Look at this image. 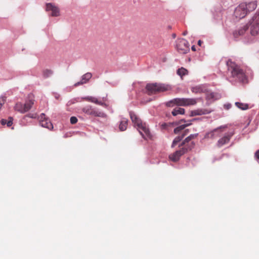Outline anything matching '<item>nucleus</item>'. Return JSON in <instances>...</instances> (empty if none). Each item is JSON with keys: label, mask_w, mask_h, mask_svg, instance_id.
<instances>
[{"label": "nucleus", "mask_w": 259, "mask_h": 259, "mask_svg": "<svg viewBox=\"0 0 259 259\" xmlns=\"http://www.w3.org/2000/svg\"><path fill=\"white\" fill-rule=\"evenodd\" d=\"M219 131V128L215 129L213 131H211V132L207 133L205 137L213 138L214 137V136L215 134H216V136H219L220 135L219 134H218Z\"/></svg>", "instance_id": "24"}, {"label": "nucleus", "mask_w": 259, "mask_h": 259, "mask_svg": "<svg viewBox=\"0 0 259 259\" xmlns=\"http://www.w3.org/2000/svg\"><path fill=\"white\" fill-rule=\"evenodd\" d=\"M197 136H198V134H191L190 136H189L188 137L190 139H191V140H192V139L196 138L197 137Z\"/></svg>", "instance_id": "34"}, {"label": "nucleus", "mask_w": 259, "mask_h": 259, "mask_svg": "<svg viewBox=\"0 0 259 259\" xmlns=\"http://www.w3.org/2000/svg\"><path fill=\"white\" fill-rule=\"evenodd\" d=\"M190 124H191V123H188V124H183V125L178 126L177 127L175 128L174 131V133L175 134H179L181 131L184 130L186 127L189 126Z\"/></svg>", "instance_id": "23"}, {"label": "nucleus", "mask_w": 259, "mask_h": 259, "mask_svg": "<svg viewBox=\"0 0 259 259\" xmlns=\"http://www.w3.org/2000/svg\"><path fill=\"white\" fill-rule=\"evenodd\" d=\"M233 133H230L229 134H227L225 136H224L223 138H221L219 140V141L217 142V146L219 147H221L224 145L229 143L230 141L231 137L233 136Z\"/></svg>", "instance_id": "13"}, {"label": "nucleus", "mask_w": 259, "mask_h": 259, "mask_svg": "<svg viewBox=\"0 0 259 259\" xmlns=\"http://www.w3.org/2000/svg\"><path fill=\"white\" fill-rule=\"evenodd\" d=\"M82 111L85 114L88 115H92L95 117H100L102 118L106 117V114L102 111H99L95 108H93L91 106L88 105L82 108Z\"/></svg>", "instance_id": "6"}, {"label": "nucleus", "mask_w": 259, "mask_h": 259, "mask_svg": "<svg viewBox=\"0 0 259 259\" xmlns=\"http://www.w3.org/2000/svg\"><path fill=\"white\" fill-rule=\"evenodd\" d=\"M202 42L200 40H199L198 41V45L199 46H201V44H202Z\"/></svg>", "instance_id": "37"}, {"label": "nucleus", "mask_w": 259, "mask_h": 259, "mask_svg": "<svg viewBox=\"0 0 259 259\" xmlns=\"http://www.w3.org/2000/svg\"><path fill=\"white\" fill-rule=\"evenodd\" d=\"M46 11H51V15L53 17L58 16L60 15L59 10L58 7L54 5H53L51 3L47 4L46 5Z\"/></svg>", "instance_id": "12"}, {"label": "nucleus", "mask_w": 259, "mask_h": 259, "mask_svg": "<svg viewBox=\"0 0 259 259\" xmlns=\"http://www.w3.org/2000/svg\"><path fill=\"white\" fill-rule=\"evenodd\" d=\"M171 113L174 116H176L178 114H184L185 109L180 107H176L174 109Z\"/></svg>", "instance_id": "21"}, {"label": "nucleus", "mask_w": 259, "mask_h": 259, "mask_svg": "<svg viewBox=\"0 0 259 259\" xmlns=\"http://www.w3.org/2000/svg\"><path fill=\"white\" fill-rule=\"evenodd\" d=\"M77 119L75 116H72L70 118V123L72 124L76 123L77 122Z\"/></svg>", "instance_id": "32"}, {"label": "nucleus", "mask_w": 259, "mask_h": 259, "mask_svg": "<svg viewBox=\"0 0 259 259\" xmlns=\"http://www.w3.org/2000/svg\"><path fill=\"white\" fill-rule=\"evenodd\" d=\"M170 89V87L168 85L159 83H148L146 87V93L149 95L164 92Z\"/></svg>", "instance_id": "3"}, {"label": "nucleus", "mask_w": 259, "mask_h": 259, "mask_svg": "<svg viewBox=\"0 0 259 259\" xmlns=\"http://www.w3.org/2000/svg\"><path fill=\"white\" fill-rule=\"evenodd\" d=\"M221 98L220 94L218 93L210 92L206 94V100L213 102L215 100H218Z\"/></svg>", "instance_id": "14"}, {"label": "nucleus", "mask_w": 259, "mask_h": 259, "mask_svg": "<svg viewBox=\"0 0 259 259\" xmlns=\"http://www.w3.org/2000/svg\"><path fill=\"white\" fill-rule=\"evenodd\" d=\"M53 73V71L49 69H46L43 70L42 75L45 78H48L51 76Z\"/></svg>", "instance_id": "26"}, {"label": "nucleus", "mask_w": 259, "mask_h": 259, "mask_svg": "<svg viewBox=\"0 0 259 259\" xmlns=\"http://www.w3.org/2000/svg\"><path fill=\"white\" fill-rule=\"evenodd\" d=\"M230 77L242 83L247 82V78L244 71L235 62L228 60L226 63Z\"/></svg>", "instance_id": "1"}, {"label": "nucleus", "mask_w": 259, "mask_h": 259, "mask_svg": "<svg viewBox=\"0 0 259 259\" xmlns=\"http://www.w3.org/2000/svg\"><path fill=\"white\" fill-rule=\"evenodd\" d=\"M235 105L237 107L242 110H246L248 108V106L247 104H245L240 102H236Z\"/></svg>", "instance_id": "28"}, {"label": "nucleus", "mask_w": 259, "mask_h": 259, "mask_svg": "<svg viewBox=\"0 0 259 259\" xmlns=\"http://www.w3.org/2000/svg\"><path fill=\"white\" fill-rule=\"evenodd\" d=\"M188 133L189 130H185L181 136H178L175 138L172 142L171 147H174L177 144V143L180 142L182 139L188 134Z\"/></svg>", "instance_id": "15"}, {"label": "nucleus", "mask_w": 259, "mask_h": 259, "mask_svg": "<svg viewBox=\"0 0 259 259\" xmlns=\"http://www.w3.org/2000/svg\"><path fill=\"white\" fill-rule=\"evenodd\" d=\"M34 103L32 100H29L24 104L21 103H17L16 104L14 109L15 110L21 113H24L28 111L32 107Z\"/></svg>", "instance_id": "8"}, {"label": "nucleus", "mask_w": 259, "mask_h": 259, "mask_svg": "<svg viewBox=\"0 0 259 259\" xmlns=\"http://www.w3.org/2000/svg\"><path fill=\"white\" fill-rule=\"evenodd\" d=\"M127 119L124 118L123 119L120 123L119 128L121 131H124L126 129L127 125Z\"/></svg>", "instance_id": "22"}, {"label": "nucleus", "mask_w": 259, "mask_h": 259, "mask_svg": "<svg viewBox=\"0 0 259 259\" xmlns=\"http://www.w3.org/2000/svg\"><path fill=\"white\" fill-rule=\"evenodd\" d=\"M256 6L257 4L255 1L249 2L248 4H246V10L248 13L256 9Z\"/></svg>", "instance_id": "20"}, {"label": "nucleus", "mask_w": 259, "mask_h": 259, "mask_svg": "<svg viewBox=\"0 0 259 259\" xmlns=\"http://www.w3.org/2000/svg\"><path fill=\"white\" fill-rule=\"evenodd\" d=\"M248 12L246 10V3H241L235 10L234 16L238 19H242L244 18Z\"/></svg>", "instance_id": "9"}, {"label": "nucleus", "mask_w": 259, "mask_h": 259, "mask_svg": "<svg viewBox=\"0 0 259 259\" xmlns=\"http://www.w3.org/2000/svg\"><path fill=\"white\" fill-rule=\"evenodd\" d=\"M39 123L42 127L47 128L49 130H52L53 128V125L49 119L46 117L44 113L41 114L39 117Z\"/></svg>", "instance_id": "11"}, {"label": "nucleus", "mask_w": 259, "mask_h": 259, "mask_svg": "<svg viewBox=\"0 0 259 259\" xmlns=\"http://www.w3.org/2000/svg\"><path fill=\"white\" fill-rule=\"evenodd\" d=\"M191 141V139H190L188 137H187L181 144L180 146L183 147H187V146H192V143H193L194 145L195 144L193 142H192L190 143V144H189V142Z\"/></svg>", "instance_id": "25"}, {"label": "nucleus", "mask_w": 259, "mask_h": 259, "mask_svg": "<svg viewBox=\"0 0 259 259\" xmlns=\"http://www.w3.org/2000/svg\"><path fill=\"white\" fill-rule=\"evenodd\" d=\"M191 91L194 93H199L203 91V89L200 86H196L191 88Z\"/></svg>", "instance_id": "30"}, {"label": "nucleus", "mask_w": 259, "mask_h": 259, "mask_svg": "<svg viewBox=\"0 0 259 259\" xmlns=\"http://www.w3.org/2000/svg\"><path fill=\"white\" fill-rule=\"evenodd\" d=\"M210 112V111H209L207 109H197L192 111L191 112L190 116L206 114L209 113Z\"/></svg>", "instance_id": "16"}, {"label": "nucleus", "mask_w": 259, "mask_h": 259, "mask_svg": "<svg viewBox=\"0 0 259 259\" xmlns=\"http://www.w3.org/2000/svg\"><path fill=\"white\" fill-rule=\"evenodd\" d=\"M194 147V144L192 143V146L183 147L180 150L176 151L172 154L169 155V158L173 162H177L179 160L180 157L190 151Z\"/></svg>", "instance_id": "5"}, {"label": "nucleus", "mask_w": 259, "mask_h": 259, "mask_svg": "<svg viewBox=\"0 0 259 259\" xmlns=\"http://www.w3.org/2000/svg\"><path fill=\"white\" fill-rule=\"evenodd\" d=\"M255 157L257 159H259V150L256 151V152L255 153Z\"/></svg>", "instance_id": "35"}, {"label": "nucleus", "mask_w": 259, "mask_h": 259, "mask_svg": "<svg viewBox=\"0 0 259 259\" xmlns=\"http://www.w3.org/2000/svg\"><path fill=\"white\" fill-rule=\"evenodd\" d=\"M197 103L196 99L193 98H176L166 103L167 106H172L173 105L187 106L194 105Z\"/></svg>", "instance_id": "4"}, {"label": "nucleus", "mask_w": 259, "mask_h": 259, "mask_svg": "<svg viewBox=\"0 0 259 259\" xmlns=\"http://www.w3.org/2000/svg\"><path fill=\"white\" fill-rule=\"evenodd\" d=\"M177 74L182 77L188 74V70L183 67H181L177 70Z\"/></svg>", "instance_id": "27"}, {"label": "nucleus", "mask_w": 259, "mask_h": 259, "mask_svg": "<svg viewBox=\"0 0 259 259\" xmlns=\"http://www.w3.org/2000/svg\"><path fill=\"white\" fill-rule=\"evenodd\" d=\"M248 27L247 25H244L242 28H240L238 30L235 31L233 32V35L235 37H237L240 35H243L245 31L248 29Z\"/></svg>", "instance_id": "18"}, {"label": "nucleus", "mask_w": 259, "mask_h": 259, "mask_svg": "<svg viewBox=\"0 0 259 259\" xmlns=\"http://www.w3.org/2000/svg\"><path fill=\"white\" fill-rule=\"evenodd\" d=\"M6 101V98L5 97H2L0 99V109L2 106L5 104Z\"/></svg>", "instance_id": "31"}, {"label": "nucleus", "mask_w": 259, "mask_h": 259, "mask_svg": "<svg viewBox=\"0 0 259 259\" xmlns=\"http://www.w3.org/2000/svg\"><path fill=\"white\" fill-rule=\"evenodd\" d=\"M250 33L256 35L259 32V14H255L250 22Z\"/></svg>", "instance_id": "10"}, {"label": "nucleus", "mask_w": 259, "mask_h": 259, "mask_svg": "<svg viewBox=\"0 0 259 259\" xmlns=\"http://www.w3.org/2000/svg\"><path fill=\"white\" fill-rule=\"evenodd\" d=\"M92 75L90 72H88L84 74L83 75H82L81 80L79 82H78L77 83H75V85H78L79 84H82L87 83L89 81V80L92 77Z\"/></svg>", "instance_id": "17"}, {"label": "nucleus", "mask_w": 259, "mask_h": 259, "mask_svg": "<svg viewBox=\"0 0 259 259\" xmlns=\"http://www.w3.org/2000/svg\"><path fill=\"white\" fill-rule=\"evenodd\" d=\"M26 116L31 118H35L37 117V115L36 113H29Z\"/></svg>", "instance_id": "33"}, {"label": "nucleus", "mask_w": 259, "mask_h": 259, "mask_svg": "<svg viewBox=\"0 0 259 259\" xmlns=\"http://www.w3.org/2000/svg\"><path fill=\"white\" fill-rule=\"evenodd\" d=\"M1 123L3 125H5L6 124H7V126L8 127H10L13 124L12 118L10 117V120L9 121H7L6 119H3L1 120Z\"/></svg>", "instance_id": "29"}, {"label": "nucleus", "mask_w": 259, "mask_h": 259, "mask_svg": "<svg viewBox=\"0 0 259 259\" xmlns=\"http://www.w3.org/2000/svg\"><path fill=\"white\" fill-rule=\"evenodd\" d=\"M84 99L85 101L91 102L92 103H94L96 104L100 105L101 106H104V105H105L104 103H103L101 101H99L96 98H95L93 97H86L84 98Z\"/></svg>", "instance_id": "19"}, {"label": "nucleus", "mask_w": 259, "mask_h": 259, "mask_svg": "<svg viewBox=\"0 0 259 259\" xmlns=\"http://www.w3.org/2000/svg\"><path fill=\"white\" fill-rule=\"evenodd\" d=\"M191 49L192 51H196V49H195V47L194 46H193L192 47H191Z\"/></svg>", "instance_id": "36"}, {"label": "nucleus", "mask_w": 259, "mask_h": 259, "mask_svg": "<svg viewBox=\"0 0 259 259\" xmlns=\"http://www.w3.org/2000/svg\"><path fill=\"white\" fill-rule=\"evenodd\" d=\"M187 34V31H185V32H183V34L184 35H186Z\"/></svg>", "instance_id": "38"}, {"label": "nucleus", "mask_w": 259, "mask_h": 259, "mask_svg": "<svg viewBox=\"0 0 259 259\" xmlns=\"http://www.w3.org/2000/svg\"><path fill=\"white\" fill-rule=\"evenodd\" d=\"M177 49L180 53L186 54L190 50L189 42L184 38L179 39L177 41Z\"/></svg>", "instance_id": "7"}, {"label": "nucleus", "mask_w": 259, "mask_h": 259, "mask_svg": "<svg viewBox=\"0 0 259 259\" xmlns=\"http://www.w3.org/2000/svg\"><path fill=\"white\" fill-rule=\"evenodd\" d=\"M258 14H259V13Z\"/></svg>", "instance_id": "39"}, {"label": "nucleus", "mask_w": 259, "mask_h": 259, "mask_svg": "<svg viewBox=\"0 0 259 259\" xmlns=\"http://www.w3.org/2000/svg\"><path fill=\"white\" fill-rule=\"evenodd\" d=\"M130 115L133 123L137 127L142 137L146 140L151 139L152 136L146 123H143L134 113L131 112Z\"/></svg>", "instance_id": "2"}]
</instances>
